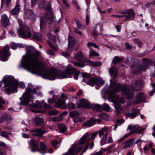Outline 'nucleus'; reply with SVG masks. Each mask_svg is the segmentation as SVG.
Segmentation results:
<instances>
[{"label":"nucleus","instance_id":"nucleus-4","mask_svg":"<svg viewBox=\"0 0 155 155\" xmlns=\"http://www.w3.org/2000/svg\"><path fill=\"white\" fill-rule=\"evenodd\" d=\"M2 82L4 83V87L7 93L10 94L11 93H15L17 92V89L19 82L17 81H15L13 76H5L3 80L0 82V88L2 85Z\"/></svg>","mask_w":155,"mask_h":155},{"label":"nucleus","instance_id":"nucleus-45","mask_svg":"<svg viewBox=\"0 0 155 155\" xmlns=\"http://www.w3.org/2000/svg\"><path fill=\"white\" fill-rule=\"evenodd\" d=\"M25 13H26V15L27 17L29 18V16H32L33 15V12L32 10L30 9H28L27 10H25L24 11Z\"/></svg>","mask_w":155,"mask_h":155},{"label":"nucleus","instance_id":"nucleus-24","mask_svg":"<svg viewBox=\"0 0 155 155\" xmlns=\"http://www.w3.org/2000/svg\"><path fill=\"white\" fill-rule=\"evenodd\" d=\"M94 118L91 117L90 119L83 123L82 125L83 127H89L94 125Z\"/></svg>","mask_w":155,"mask_h":155},{"label":"nucleus","instance_id":"nucleus-29","mask_svg":"<svg viewBox=\"0 0 155 155\" xmlns=\"http://www.w3.org/2000/svg\"><path fill=\"white\" fill-rule=\"evenodd\" d=\"M71 69H73L74 72L72 74H70V78H72V75H74V79L77 80L78 79V76L81 73L80 71L73 68H71Z\"/></svg>","mask_w":155,"mask_h":155},{"label":"nucleus","instance_id":"nucleus-63","mask_svg":"<svg viewBox=\"0 0 155 155\" xmlns=\"http://www.w3.org/2000/svg\"><path fill=\"white\" fill-rule=\"evenodd\" d=\"M47 53L49 55H54L55 54L54 52L51 49H48L47 51Z\"/></svg>","mask_w":155,"mask_h":155},{"label":"nucleus","instance_id":"nucleus-19","mask_svg":"<svg viewBox=\"0 0 155 155\" xmlns=\"http://www.w3.org/2000/svg\"><path fill=\"white\" fill-rule=\"evenodd\" d=\"M34 122L35 126L43 127L45 125L43 119L38 116H36L34 118Z\"/></svg>","mask_w":155,"mask_h":155},{"label":"nucleus","instance_id":"nucleus-49","mask_svg":"<svg viewBox=\"0 0 155 155\" xmlns=\"http://www.w3.org/2000/svg\"><path fill=\"white\" fill-rule=\"evenodd\" d=\"M59 113V112L57 110H52L49 112V114L51 116L57 115Z\"/></svg>","mask_w":155,"mask_h":155},{"label":"nucleus","instance_id":"nucleus-27","mask_svg":"<svg viewBox=\"0 0 155 155\" xmlns=\"http://www.w3.org/2000/svg\"><path fill=\"white\" fill-rule=\"evenodd\" d=\"M117 68L112 67L109 70V72L111 75H113L114 79H115L117 78Z\"/></svg>","mask_w":155,"mask_h":155},{"label":"nucleus","instance_id":"nucleus-14","mask_svg":"<svg viewBox=\"0 0 155 155\" xmlns=\"http://www.w3.org/2000/svg\"><path fill=\"white\" fill-rule=\"evenodd\" d=\"M82 147L73 144L68 150V155H75L78 154L81 150ZM62 155H67L64 153Z\"/></svg>","mask_w":155,"mask_h":155},{"label":"nucleus","instance_id":"nucleus-11","mask_svg":"<svg viewBox=\"0 0 155 155\" xmlns=\"http://www.w3.org/2000/svg\"><path fill=\"white\" fill-rule=\"evenodd\" d=\"M9 50V47L7 46L4 47L2 50H0V56L2 55L0 58L1 61H5L8 59L11 55Z\"/></svg>","mask_w":155,"mask_h":155},{"label":"nucleus","instance_id":"nucleus-53","mask_svg":"<svg viewBox=\"0 0 155 155\" xmlns=\"http://www.w3.org/2000/svg\"><path fill=\"white\" fill-rule=\"evenodd\" d=\"M100 117L101 119L104 120H107L108 118L107 114L104 113H103L101 114L100 115Z\"/></svg>","mask_w":155,"mask_h":155},{"label":"nucleus","instance_id":"nucleus-59","mask_svg":"<svg viewBox=\"0 0 155 155\" xmlns=\"http://www.w3.org/2000/svg\"><path fill=\"white\" fill-rule=\"evenodd\" d=\"M104 129L103 128L101 130H100L98 133L100 137H101L102 136H104L105 134L104 133V131H105Z\"/></svg>","mask_w":155,"mask_h":155},{"label":"nucleus","instance_id":"nucleus-40","mask_svg":"<svg viewBox=\"0 0 155 155\" xmlns=\"http://www.w3.org/2000/svg\"><path fill=\"white\" fill-rule=\"evenodd\" d=\"M80 114L76 110L71 112L69 113V115L72 118L75 117L77 116H79Z\"/></svg>","mask_w":155,"mask_h":155},{"label":"nucleus","instance_id":"nucleus-34","mask_svg":"<svg viewBox=\"0 0 155 155\" xmlns=\"http://www.w3.org/2000/svg\"><path fill=\"white\" fill-rule=\"evenodd\" d=\"M32 38L35 40L40 41L42 40L41 35L38 33L35 32L33 35Z\"/></svg>","mask_w":155,"mask_h":155},{"label":"nucleus","instance_id":"nucleus-60","mask_svg":"<svg viewBox=\"0 0 155 155\" xmlns=\"http://www.w3.org/2000/svg\"><path fill=\"white\" fill-rule=\"evenodd\" d=\"M146 127H145V128H142L140 130H139L138 129L136 128V133L137 134H141L142 132L143 131L145 130Z\"/></svg>","mask_w":155,"mask_h":155},{"label":"nucleus","instance_id":"nucleus-46","mask_svg":"<svg viewBox=\"0 0 155 155\" xmlns=\"http://www.w3.org/2000/svg\"><path fill=\"white\" fill-rule=\"evenodd\" d=\"M48 103L51 104L57 102L55 98V95H54L51 98H49L48 100Z\"/></svg>","mask_w":155,"mask_h":155},{"label":"nucleus","instance_id":"nucleus-22","mask_svg":"<svg viewBox=\"0 0 155 155\" xmlns=\"http://www.w3.org/2000/svg\"><path fill=\"white\" fill-rule=\"evenodd\" d=\"M11 121V116L9 114H8L3 115L0 119L1 122H4L6 124H9Z\"/></svg>","mask_w":155,"mask_h":155},{"label":"nucleus","instance_id":"nucleus-47","mask_svg":"<svg viewBox=\"0 0 155 155\" xmlns=\"http://www.w3.org/2000/svg\"><path fill=\"white\" fill-rule=\"evenodd\" d=\"M62 120V118L59 116L53 117L51 118V120L52 121L56 122L60 121Z\"/></svg>","mask_w":155,"mask_h":155},{"label":"nucleus","instance_id":"nucleus-38","mask_svg":"<svg viewBox=\"0 0 155 155\" xmlns=\"http://www.w3.org/2000/svg\"><path fill=\"white\" fill-rule=\"evenodd\" d=\"M106 133L105 134L104 136L101 139V145H103L107 143V140L108 135L107 132L106 131Z\"/></svg>","mask_w":155,"mask_h":155},{"label":"nucleus","instance_id":"nucleus-3","mask_svg":"<svg viewBox=\"0 0 155 155\" xmlns=\"http://www.w3.org/2000/svg\"><path fill=\"white\" fill-rule=\"evenodd\" d=\"M73 71V69L69 68L63 71L60 70L59 72L57 69H51L49 70H46L41 77L50 80L68 77L70 78V74H72Z\"/></svg>","mask_w":155,"mask_h":155},{"label":"nucleus","instance_id":"nucleus-57","mask_svg":"<svg viewBox=\"0 0 155 155\" xmlns=\"http://www.w3.org/2000/svg\"><path fill=\"white\" fill-rule=\"evenodd\" d=\"M0 135L2 137H3L5 138H7L9 137V136L7 135V133L5 131H2L1 132Z\"/></svg>","mask_w":155,"mask_h":155},{"label":"nucleus","instance_id":"nucleus-5","mask_svg":"<svg viewBox=\"0 0 155 155\" xmlns=\"http://www.w3.org/2000/svg\"><path fill=\"white\" fill-rule=\"evenodd\" d=\"M142 60L143 63V65L136 66L135 64H133L130 66V68H133L131 72L134 74H139L142 71H145L148 65H151L153 63V61L148 58H143Z\"/></svg>","mask_w":155,"mask_h":155},{"label":"nucleus","instance_id":"nucleus-37","mask_svg":"<svg viewBox=\"0 0 155 155\" xmlns=\"http://www.w3.org/2000/svg\"><path fill=\"white\" fill-rule=\"evenodd\" d=\"M47 24L45 19L41 17L40 20V27L41 30L44 29L45 27V26Z\"/></svg>","mask_w":155,"mask_h":155},{"label":"nucleus","instance_id":"nucleus-23","mask_svg":"<svg viewBox=\"0 0 155 155\" xmlns=\"http://www.w3.org/2000/svg\"><path fill=\"white\" fill-rule=\"evenodd\" d=\"M85 65H89L90 66H92L94 67H98L100 66L101 64V62H94L89 59H87Z\"/></svg>","mask_w":155,"mask_h":155},{"label":"nucleus","instance_id":"nucleus-6","mask_svg":"<svg viewBox=\"0 0 155 155\" xmlns=\"http://www.w3.org/2000/svg\"><path fill=\"white\" fill-rule=\"evenodd\" d=\"M31 88L28 87L25 89V93H23L22 97L20 98V104L27 106L30 102H33L34 97L31 94Z\"/></svg>","mask_w":155,"mask_h":155},{"label":"nucleus","instance_id":"nucleus-42","mask_svg":"<svg viewBox=\"0 0 155 155\" xmlns=\"http://www.w3.org/2000/svg\"><path fill=\"white\" fill-rule=\"evenodd\" d=\"M47 18L51 22V23L54 22V17L53 12H51L49 14H47Z\"/></svg>","mask_w":155,"mask_h":155},{"label":"nucleus","instance_id":"nucleus-30","mask_svg":"<svg viewBox=\"0 0 155 155\" xmlns=\"http://www.w3.org/2000/svg\"><path fill=\"white\" fill-rule=\"evenodd\" d=\"M124 59L123 58H121L118 56H115L113 59L112 63L115 65L117 64L122 62Z\"/></svg>","mask_w":155,"mask_h":155},{"label":"nucleus","instance_id":"nucleus-33","mask_svg":"<svg viewBox=\"0 0 155 155\" xmlns=\"http://www.w3.org/2000/svg\"><path fill=\"white\" fill-rule=\"evenodd\" d=\"M28 105L32 107L36 108H41L43 107L42 104L40 102H38L36 104L32 103L29 104V103Z\"/></svg>","mask_w":155,"mask_h":155},{"label":"nucleus","instance_id":"nucleus-21","mask_svg":"<svg viewBox=\"0 0 155 155\" xmlns=\"http://www.w3.org/2000/svg\"><path fill=\"white\" fill-rule=\"evenodd\" d=\"M131 111H133L132 113H128L126 114L127 117H130L131 119H133L135 117L139 114L140 110L137 109L136 110L135 109L133 108L131 110Z\"/></svg>","mask_w":155,"mask_h":155},{"label":"nucleus","instance_id":"nucleus-48","mask_svg":"<svg viewBox=\"0 0 155 155\" xmlns=\"http://www.w3.org/2000/svg\"><path fill=\"white\" fill-rule=\"evenodd\" d=\"M87 45L88 47H90L92 46L94 47L97 48H98V46L95 43H94V42H89L87 43Z\"/></svg>","mask_w":155,"mask_h":155},{"label":"nucleus","instance_id":"nucleus-25","mask_svg":"<svg viewBox=\"0 0 155 155\" xmlns=\"http://www.w3.org/2000/svg\"><path fill=\"white\" fill-rule=\"evenodd\" d=\"M1 22L3 26L4 27H6L9 25V21L7 16L4 14L1 17Z\"/></svg>","mask_w":155,"mask_h":155},{"label":"nucleus","instance_id":"nucleus-8","mask_svg":"<svg viewBox=\"0 0 155 155\" xmlns=\"http://www.w3.org/2000/svg\"><path fill=\"white\" fill-rule=\"evenodd\" d=\"M30 30V28L28 26L20 27L17 30L18 36L19 38L24 39L30 38L32 36Z\"/></svg>","mask_w":155,"mask_h":155},{"label":"nucleus","instance_id":"nucleus-64","mask_svg":"<svg viewBox=\"0 0 155 155\" xmlns=\"http://www.w3.org/2000/svg\"><path fill=\"white\" fill-rule=\"evenodd\" d=\"M11 48L15 50L17 48V44H16L15 43H13L11 45Z\"/></svg>","mask_w":155,"mask_h":155},{"label":"nucleus","instance_id":"nucleus-2","mask_svg":"<svg viewBox=\"0 0 155 155\" xmlns=\"http://www.w3.org/2000/svg\"><path fill=\"white\" fill-rule=\"evenodd\" d=\"M110 82L109 87L111 90H106L105 92V94L108 95V97L110 99L115 98L117 95L116 93L118 92H122L124 95L127 96V98L130 100L133 98L134 94L132 89L127 88L126 84L123 85L122 84L113 81L111 79L110 80Z\"/></svg>","mask_w":155,"mask_h":155},{"label":"nucleus","instance_id":"nucleus-54","mask_svg":"<svg viewBox=\"0 0 155 155\" xmlns=\"http://www.w3.org/2000/svg\"><path fill=\"white\" fill-rule=\"evenodd\" d=\"M92 33L93 35L94 38H97L99 35V34L97 32L96 28L94 29Z\"/></svg>","mask_w":155,"mask_h":155},{"label":"nucleus","instance_id":"nucleus-41","mask_svg":"<svg viewBox=\"0 0 155 155\" xmlns=\"http://www.w3.org/2000/svg\"><path fill=\"white\" fill-rule=\"evenodd\" d=\"M100 54L99 53L94 51L93 49L91 50L89 52V56L91 57H93L94 56L98 57Z\"/></svg>","mask_w":155,"mask_h":155},{"label":"nucleus","instance_id":"nucleus-61","mask_svg":"<svg viewBox=\"0 0 155 155\" xmlns=\"http://www.w3.org/2000/svg\"><path fill=\"white\" fill-rule=\"evenodd\" d=\"M121 107V104L117 102L114 104V107L116 110L119 109Z\"/></svg>","mask_w":155,"mask_h":155},{"label":"nucleus","instance_id":"nucleus-15","mask_svg":"<svg viewBox=\"0 0 155 155\" xmlns=\"http://www.w3.org/2000/svg\"><path fill=\"white\" fill-rule=\"evenodd\" d=\"M76 104L78 109L84 108L88 109L90 108V104L86 102L84 98L81 99L80 100L77 101Z\"/></svg>","mask_w":155,"mask_h":155},{"label":"nucleus","instance_id":"nucleus-43","mask_svg":"<svg viewBox=\"0 0 155 155\" xmlns=\"http://www.w3.org/2000/svg\"><path fill=\"white\" fill-rule=\"evenodd\" d=\"M110 106L108 104L104 103L102 107V110H103L104 111L109 112L110 111Z\"/></svg>","mask_w":155,"mask_h":155},{"label":"nucleus","instance_id":"nucleus-55","mask_svg":"<svg viewBox=\"0 0 155 155\" xmlns=\"http://www.w3.org/2000/svg\"><path fill=\"white\" fill-rule=\"evenodd\" d=\"M46 4V1L45 0L41 2L39 5V7L43 9L45 8V4Z\"/></svg>","mask_w":155,"mask_h":155},{"label":"nucleus","instance_id":"nucleus-28","mask_svg":"<svg viewBox=\"0 0 155 155\" xmlns=\"http://www.w3.org/2000/svg\"><path fill=\"white\" fill-rule=\"evenodd\" d=\"M90 108L93 110H96L97 111H101L102 110V107L101 106L97 104H91L90 105Z\"/></svg>","mask_w":155,"mask_h":155},{"label":"nucleus","instance_id":"nucleus-32","mask_svg":"<svg viewBox=\"0 0 155 155\" xmlns=\"http://www.w3.org/2000/svg\"><path fill=\"white\" fill-rule=\"evenodd\" d=\"M57 126L61 133H63L67 130V127L64 124H57Z\"/></svg>","mask_w":155,"mask_h":155},{"label":"nucleus","instance_id":"nucleus-52","mask_svg":"<svg viewBox=\"0 0 155 155\" xmlns=\"http://www.w3.org/2000/svg\"><path fill=\"white\" fill-rule=\"evenodd\" d=\"M40 148L42 150H47V146L43 142H41L40 143Z\"/></svg>","mask_w":155,"mask_h":155},{"label":"nucleus","instance_id":"nucleus-1","mask_svg":"<svg viewBox=\"0 0 155 155\" xmlns=\"http://www.w3.org/2000/svg\"><path fill=\"white\" fill-rule=\"evenodd\" d=\"M34 49V48L27 49L26 53L29 54L30 57L26 56L22 57L21 66L31 74L41 76L46 70L44 66L41 67L35 64V63L39 61V57L41 55V53L38 51H36L35 52L32 53Z\"/></svg>","mask_w":155,"mask_h":155},{"label":"nucleus","instance_id":"nucleus-9","mask_svg":"<svg viewBox=\"0 0 155 155\" xmlns=\"http://www.w3.org/2000/svg\"><path fill=\"white\" fill-rule=\"evenodd\" d=\"M89 136L88 133H86L81 138L77 144H75L76 146L81 147H82L81 150L84 147H85L82 151L83 152H86L88 148L90 139H89L87 141V140Z\"/></svg>","mask_w":155,"mask_h":155},{"label":"nucleus","instance_id":"nucleus-17","mask_svg":"<svg viewBox=\"0 0 155 155\" xmlns=\"http://www.w3.org/2000/svg\"><path fill=\"white\" fill-rule=\"evenodd\" d=\"M55 106L57 107H59L61 109H65L67 108V105L66 104L64 100L60 99L55 104Z\"/></svg>","mask_w":155,"mask_h":155},{"label":"nucleus","instance_id":"nucleus-10","mask_svg":"<svg viewBox=\"0 0 155 155\" xmlns=\"http://www.w3.org/2000/svg\"><path fill=\"white\" fill-rule=\"evenodd\" d=\"M86 83L92 87L96 85L97 87H100L103 85L104 82L98 78L91 77Z\"/></svg>","mask_w":155,"mask_h":155},{"label":"nucleus","instance_id":"nucleus-12","mask_svg":"<svg viewBox=\"0 0 155 155\" xmlns=\"http://www.w3.org/2000/svg\"><path fill=\"white\" fill-rule=\"evenodd\" d=\"M146 97V94L143 92H139L133 101V103L136 105L144 101Z\"/></svg>","mask_w":155,"mask_h":155},{"label":"nucleus","instance_id":"nucleus-39","mask_svg":"<svg viewBox=\"0 0 155 155\" xmlns=\"http://www.w3.org/2000/svg\"><path fill=\"white\" fill-rule=\"evenodd\" d=\"M133 40L135 44L138 47L140 48L142 46V42L139 38H136Z\"/></svg>","mask_w":155,"mask_h":155},{"label":"nucleus","instance_id":"nucleus-16","mask_svg":"<svg viewBox=\"0 0 155 155\" xmlns=\"http://www.w3.org/2000/svg\"><path fill=\"white\" fill-rule=\"evenodd\" d=\"M76 41L74 39H72L71 37L69 36L68 38V51L72 52L74 50H77V48H75Z\"/></svg>","mask_w":155,"mask_h":155},{"label":"nucleus","instance_id":"nucleus-31","mask_svg":"<svg viewBox=\"0 0 155 155\" xmlns=\"http://www.w3.org/2000/svg\"><path fill=\"white\" fill-rule=\"evenodd\" d=\"M20 5L19 4H16L15 7L12 10V13L14 15H17L20 12Z\"/></svg>","mask_w":155,"mask_h":155},{"label":"nucleus","instance_id":"nucleus-26","mask_svg":"<svg viewBox=\"0 0 155 155\" xmlns=\"http://www.w3.org/2000/svg\"><path fill=\"white\" fill-rule=\"evenodd\" d=\"M128 128L130 132L129 133L125 135L127 137L132 134L136 133V131L135 125L132 126L131 125H129Z\"/></svg>","mask_w":155,"mask_h":155},{"label":"nucleus","instance_id":"nucleus-58","mask_svg":"<svg viewBox=\"0 0 155 155\" xmlns=\"http://www.w3.org/2000/svg\"><path fill=\"white\" fill-rule=\"evenodd\" d=\"M125 46L126 47V49L127 50H130L133 48L132 45H130L128 42L125 43Z\"/></svg>","mask_w":155,"mask_h":155},{"label":"nucleus","instance_id":"nucleus-62","mask_svg":"<svg viewBox=\"0 0 155 155\" xmlns=\"http://www.w3.org/2000/svg\"><path fill=\"white\" fill-rule=\"evenodd\" d=\"M39 133L40 136H42L44 134L46 133V131L44 130L42 128H39Z\"/></svg>","mask_w":155,"mask_h":155},{"label":"nucleus","instance_id":"nucleus-56","mask_svg":"<svg viewBox=\"0 0 155 155\" xmlns=\"http://www.w3.org/2000/svg\"><path fill=\"white\" fill-rule=\"evenodd\" d=\"M61 55L66 58H68L70 56V54L67 52L62 51L61 52Z\"/></svg>","mask_w":155,"mask_h":155},{"label":"nucleus","instance_id":"nucleus-36","mask_svg":"<svg viewBox=\"0 0 155 155\" xmlns=\"http://www.w3.org/2000/svg\"><path fill=\"white\" fill-rule=\"evenodd\" d=\"M47 6L45 8V10L47 12L51 13L53 9L51 7V3L48 1H46Z\"/></svg>","mask_w":155,"mask_h":155},{"label":"nucleus","instance_id":"nucleus-20","mask_svg":"<svg viewBox=\"0 0 155 155\" xmlns=\"http://www.w3.org/2000/svg\"><path fill=\"white\" fill-rule=\"evenodd\" d=\"M142 88L141 82L140 81H137L131 87V89L134 91H138L141 90Z\"/></svg>","mask_w":155,"mask_h":155},{"label":"nucleus","instance_id":"nucleus-18","mask_svg":"<svg viewBox=\"0 0 155 155\" xmlns=\"http://www.w3.org/2000/svg\"><path fill=\"white\" fill-rule=\"evenodd\" d=\"M130 12L127 14V15H124L125 17L124 21H128L134 20L135 17V14L134 10L131 8L129 9Z\"/></svg>","mask_w":155,"mask_h":155},{"label":"nucleus","instance_id":"nucleus-13","mask_svg":"<svg viewBox=\"0 0 155 155\" xmlns=\"http://www.w3.org/2000/svg\"><path fill=\"white\" fill-rule=\"evenodd\" d=\"M30 145L29 147L31 151L33 152L38 151L42 154H44L45 152H43L40 150L38 147V142L33 139L31 140L29 143Z\"/></svg>","mask_w":155,"mask_h":155},{"label":"nucleus","instance_id":"nucleus-35","mask_svg":"<svg viewBox=\"0 0 155 155\" xmlns=\"http://www.w3.org/2000/svg\"><path fill=\"white\" fill-rule=\"evenodd\" d=\"M82 76L83 81L85 83L87 82V80L89 79L90 77V76L89 74L86 72H83L81 73Z\"/></svg>","mask_w":155,"mask_h":155},{"label":"nucleus","instance_id":"nucleus-7","mask_svg":"<svg viewBox=\"0 0 155 155\" xmlns=\"http://www.w3.org/2000/svg\"><path fill=\"white\" fill-rule=\"evenodd\" d=\"M74 57L76 59L79 61L74 62V65L81 68L85 66L86 63V61L88 59L84 57V54L81 51H80L75 54Z\"/></svg>","mask_w":155,"mask_h":155},{"label":"nucleus","instance_id":"nucleus-44","mask_svg":"<svg viewBox=\"0 0 155 155\" xmlns=\"http://www.w3.org/2000/svg\"><path fill=\"white\" fill-rule=\"evenodd\" d=\"M67 107L69 109H75L76 107L75 104L72 103V102H68L67 105Z\"/></svg>","mask_w":155,"mask_h":155},{"label":"nucleus","instance_id":"nucleus-51","mask_svg":"<svg viewBox=\"0 0 155 155\" xmlns=\"http://www.w3.org/2000/svg\"><path fill=\"white\" fill-rule=\"evenodd\" d=\"M97 134L98 131L95 132L92 134L91 137V139L89 138V139H90V140H91L92 141H93L94 140L95 137L97 135ZM89 139V138L88 139V138H87V140Z\"/></svg>","mask_w":155,"mask_h":155},{"label":"nucleus","instance_id":"nucleus-50","mask_svg":"<svg viewBox=\"0 0 155 155\" xmlns=\"http://www.w3.org/2000/svg\"><path fill=\"white\" fill-rule=\"evenodd\" d=\"M134 140V138H131L127 140L126 142H125L124 144H128L130 145L131 147H132L133 144V142Z\"/></svg>","mask_w":155,"mask_h":155}]
</instances>
